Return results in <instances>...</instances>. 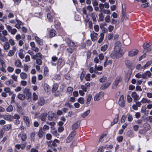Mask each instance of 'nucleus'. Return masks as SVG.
Returning a JSON list of instances; mask_svg holds the SVG:
<instances>
[{"label":"nucleus","mask_w":152,"mask_h":152,"mask_svg":"<svg viewBox=\"0 0 152 152\" xmlns=\"http://www.w3.org/2000/svg\"><path fill=\"white\" fill-rule=\"evenodd\" d=\"M126 65L128 67H131L132 64V62L131 61L129 60H127L125 62Z\"/></svg>","instance_id":"nucleus-35"},{"label":"nucleus","mask_w":152,"mask_h":152,"mask_svg":"<svg viewBox=\"0 0 152 152\" xmlns=\"http://www.w3.org/2000/svg\"><path fill=\"white\" fill-rule=\"evenodd\" d=\"M118 117H117L116 118H115L114 119L113 122L111 123V126H113L115 124L117 123L118 121Z\"/></svg>","instance_id":"nucleus-61"},{"label":"nucleus","mask_w":152,"mask_h":152,"mask_svg":"<svg viewBox=\"0 0 152 152\" xmlns=\"http://www.w3.org/2000/svg\"><path fill=\"white\" fill-rule=\"evenodd\" d=\"M77 101L81 104H83L85 102L84 99L82 97H80L78 99Z\"/></svg>","instance_id":"nucleus-41"},{"label":"nucleus","mask_w":152,"mask_h":152,"mask_svg":"<svg viewBox=\"0 0 152 152\" xmlns=\"http://www.w3.org/2000/svg\"><path fill=\"white\" fill-rule=\"evenodd\" d=\"M90 110H88L86 111L83 113L81 115V117L83 118H85L90 113Z\"/></svg>","instance_id":"nucleus-31"},{"label":"nucleus","mask_w":152,"mask_h":152,"mask_svg":"<svg viewBox=\"0 0 152 152\" xmlns=\"http://www.w3.org/2000/svg\"><path fill=\"white\" fill-rule=\"evenodd\" d=\"M94 28L95 31L96 32H98L99 31V26L98 25H96L94 26Z\"/></svg>","instance_id":"nucleus-54"},{"label":"nucleus","mask_w":152,"mask_h":152,"mask_svg":"<svg viewBox=\"0 0 152 152\" xmlns=\"http://www.w3.org/2000/svg\"><path fill=\"white\" fill-rule=\"evenodd\" d=\"M138 50L136 49H133L129 52L128 56L130 57H133L136 55L138 53Z\"/></svg>","instance_id":"nucleus-8"},{"label":"nucleus","mask_w":152,"mask_h":152,"mask_svg":"<svg viewBox=\"0 0 152 152\" xmlns=\"http://www.w3.org/2000/svg\"><path fill=\"white\" fill-rule=\"evenodd\" d=\"M51 133L54 135L56 136L58 135L57 131L55 127H51Z\"/></svg>","instance_id":"nucleus-24"},{"label":"nucleus","mask_w":152,"mask_h":152,"mask_svg":"<svg viewBox=\"0 0 152 152\" xmlns=\"http://www.w3.org/2000/svg\"><path fill=\"white\" fill-rule=\"evenodd\" d=\"M47 115V113H42L40 115L39 119H40L42 121H45L46 120Z\"/></svg>","instance_id":"nucleus-17"},{"label":"nucleus","mask_w":152,"mask_h":152,"mask_svg":"<svg viewBox=\"0 0 152 152\" xmlns=\"http://www.w3.org/2000/svg\"><path fill=\"white\" fill-rule=\"evenodd\" d=\"M43 130L45 131H47L49 130L50 127L48 125L45 124V125L42 128Z\"/></svg>","instance_id":"nucleus-64"},{"label":"nucleus","mask_w":152,"mask_h":152,"mask_svg":"<svg viewBox=\"0 0 152 152\" xmlns=\"http://www.w3.org/2000/svg\"><path fill=\"white\" fill-rule=\"evenodd\" d=\"M140 102L143 104L149 103L151 102V101L146 98H143L140 101Z\"/></svg>","instance_id":"nucleus-27"},{"label":"nucleus","mask_w":152,"mask_h":152,"mask_svg":"<svg viewBox=\"0 0 152 152\" xmlns=\"http://www.w3.org/2000/svg\"><path fill=\"white\" fill-rule=\"evenodd\" d=\"M126 118V115H123L121 119V123H124L125 122Z\"/></svg>","instance_id":"nucleus-52"},{"label":"nucleus","mask_w":152,"mask_h":152,"mask_svg":"<svg viewBox=\"0 0 152 152\" xmlns=\"http://www.w3.org/2000/svg\"><path fill=\"white\" fill-rule=\"evenodd\" d=\"M32 96L33 99V100L36 101L38 99V96L35 93H34L33 94Z\"/></svg>","instance_id":"nucleus-57"},{"label":"nucleus","mask_w":152,"mask_h":152,"mask_svg":"<svg viewBox=\"0 0 152 152\" xmlns=\"http://www.w3.org/2000/svg\"><path fill=\"white\" fill-rule=\"evenodd\" d=\"M66 42L71 47H74L76 46L75 43L69 39H67Z\"/></svg>","instance_id":"nucleus-16"},{"label":"nucleus","mask_w":152,"mask_h":152,"mask_svg":"<svg viewBox=\"0 0 152 152\" xmlns=\"http://www.w3.org/2000/svg\"><path fill=\"white\" fill-rule=\"evenodd\" d=\"M16 49L15 46H13L12 48V50H10V56L13 55L16 51Z\"/></svg>","instance_id":"nucleus-38"},{"label":"nucleus","mask_w":152,"mask_h":152,"mask_svg":"<svg viewBox=\"0 0 152 152\" xmlns=\"http://www.w3.org/2000/svg\"><path fill=\"white\" fill-rule=\"evenodd\" d=\"M103 67L102 66H97L96 64L95 65L94 68V72L98 74H100L101 73L98 72V71H101L102 70Z\"/></svg>","instance_id":"nucleus-18"},{"label":"nucleus","mask_w":152,"mask_h":152,"mask_svg":"<svg viewBox=\"0 0 152 152\" xmlns=\"http://www.w3.org/2000/svg\"><path fill=\"white\" fill-rule=\"evenodd\" d=\"M106 61L104 63V66H106L108 65H111L112 63L113 60L111 59L108 60L107 57H106Z\"/></svg>","instance_id":"nucleus-21"},{"label":"nucleus","mask_w":152,"mask_h":152,"mask_svg":"<svg viewBox=\"0 0 152 152\" xmlns=\"http://www.w3.org/2000/svg\"><path fill=\"white\" fill-rule=\"evenodd\" d=\"M4 49L6 50V51L7 50L9 49L10 48V44L8 42H5L3 45Z\"/></svg>","instance_id":"nucleus-30"},{"label":"nucleus","mask_w":152,"mask_h":152,"mask_svg":"<svg viewBox=\"0 0 152 152\" xmlns=\"http://www.w3.org/2000/svg\"><path fill=\"white\" fill-rule=\"evenodd\" d=\"M91 37L92 41L94 42L96 40V37H97L98 34L94 31H92L91 33Z\"/></svg>","instance_id":"nucleus-12"},{"label":"nucleus","mask_w":152,"mask_h":152,"mask_svg":"<svg viewBox=\"0 0 152 152\" xmlns=\"http://www.w3.org/2000/svg\"><path fill=\"white\" fill-rule=\"evenodd\" d=\"M91 16L92 18L94 21H96V17L97 16L94 12H92L91 14Z\"/></svg>","instance_id":"nucleus-37"},{"label":"nucleus","mask_w":152,"mask_h":152,"mask_svg":"<svg viewBox=\"0 0 152 152\" xmlns=\"http://www.w3.org/2000/svg\"><path fill=\"white\" fill-rule=\"evenodd\" d=\"M114 28V26H113L110 25L108 27V29L109 32H110L112 31Z\"/></svg>","instance_id":"nucleus-53"},{"label":"nucleus","mask_w":152,"mask_h":152,"mask_svg":"<svg viewBox=\"0 0 152 152\" xmlns=\"http://www.w3.org/2000/svg\"><path fill=\"white\" fill-rule=\"evenodd\" d=\"M99 81L101 83L106 82L105 83L103 84L101 86L100 88L102 90H104L106 89L110 85L111 83L110 81L107 80V77L105 76H103L100 79Z\"/></svg>","instance_id":"nucleus-2"},{"label":"nucleus","mask_w":152,"mask_h":152,"mask_svg":"<svg viewBox=\"0 0 152 152\" xmlns=\"http://www.w3.org/2000/svg\"><path fill=\"white\" fill-rule=\"evenodd\" d=\"M23 119L26 126L28 127H29L31 124L30 119L27 116H23Z\"/></svg>","instance_id":"nucleus-10"},{"label":"nucleus","mask_w":152,"mask_h":152,"mask_svg":"<svg viewBox=\"0 0 152 152\" xmlns=\"http://www.w3.org/2000/svg\"><path fill=\"white\" fill-rule=\"evenodd\" d=\"M15 65L17 67H20L22 65V64L20 61L17 60L15 61Z\"/></svg>","instance_id":"nucleus-39"},{"label":"nucleus","mask_w":152,"mask_h":152,"mask_svg":"<svg viewBox=\"0 0 152 152\" xmlns=\"http://www.w3.org/2000/svg\"><path fill=\"white\" fill-rule=\"evenodd\" d=\"M18 97L20 99L23 100L25 99V96L23 94H20L18 95Z\"/></svg>","instance_id":"nucleus-48"},{"label":"nucleus","mask_w":152,"mask_h":152,"mask_svg":"<svg viewBox=\"0 0 152 152\" xmlns=\"http://www.w3.org/2000/svg\"><path fill=\"white\" fill-rule=\"evenodd\" d=\"M99 20L101 21H102L104 20V18L103 14L102 12L99 13Z\"/></svg>","instance_id":"nucleus-36"},{"label":"nucleus","mask_w":152,"mask_h":152,"mask_svg":"<svg viewBox=\"0 0 152 152\" xmlns=\"http://www.w3.org/2000/svg\"><path fill=\"white\" fill-rule=\"evenodd\" d=\"M98 56L99 57V59L101 61L103 60L104 59V54L102 53H100L99 55Z\"/></svg>","instance_id":"nucleus-58"},{"label":"nucleus","mask_w":152,"mask_h":152,"mask_svg":"<svg viewBox=\"0 0 152 152\" xmlns=\"http://www.w3.org/2000/svg\"><path fill=\"white\" fill-rule=\"evenodd\" d=\"M102 11L105 14L108 15L111 14L110 11L109 10L103 9Z\"/></svg>","instance_id":"nucleus-55"},{"label":"nucleus","mask_w":152,"mask_h":152,"mask_svg":"<svg viewBox=\"0 0 152 152\" xmlns=\"http://www.w3.org/2000/svg\"><path fill=\"white\" fill-rule=\"evenodd\" d=\"M118 104L121 107H124L125 106V101L123 95H121L119 98L118 102Z\"/></svg>","instance_id":"nucleus-6"},{"label":"nucleus","mask_w":152,"mask_h":152,"mask_svg":"<svg viewBox=\"0 0 152 152\" xmlns=\"http://www.w3.org/2000/svg\"><path fill=\"white\" fill-rule=\"evenodd\" d=\"M73 90V89L72 87L71 86L67 88L66 93L68 94H71L72 93Z\"/></svg>","instance_id":"nucleus-45"},{"label":"nucleus","mask_w":152,"mask_h":152,"mask_svg":"<svg viewBox=\"0 0 152 152\" xmlns=\"http://www.w3.org/2000/svg\"><path fill=\"white\" fill-rule=\"evenodd\" d=\"M122 79L120 77H117L115 81H114L113 85L112 88L113 89H115L116 88L117 86L118 85L119 83H120Z\"/></svg>","instance_id":"nucleus-7"},{"label":"nucleus","mask_w":152,"mask_h":152,"mask_svg":"<svg viewBox=\"0 0 152 152\" xmlns=\"http://www.w3.org/2000/svg\"><path fill=\"white\" fill-rule=\"evenodd\" d=\"M111 17L109 15H107L105 18V20L106 22L109 23L110 21Z\"/></svg>","instance_id":"nucleus-44"},{"label":"nucleus","mask_w":152,"mask_h":152,"mask_svg":"<svg viewBox=\"0 0 152 152\" xmlns=\"http://www.w3.org/2000/svg\"><path fill=\"white\" fill-rule=\"evenodd\" d=\"M1 31L3 35H2L0 33V40L3 42H5L7 40V39L5 37L7 35V32L5 30H3Z\"/></svg>","instance_id":"nucleus-5"},{"label":"nucleus","mask_w":152,"mask_h":152,"mask_svg":"<svg viewBox=\"0 0 152 152\" xmlns=\"http://www.w3.org/2000/svg\"><path fill=\"white\" fill-rule=\"evenodd\" d=\"M143 73L142 74H141L140 73H138L135 75V77L138 78H142L143 79Z\"/></svg>","instance_id":"nucleus-60"},{"label":"nucleus","mask_w":152,"mask_h":152,"mask_svg":"<svg viewBox=\"0 0 152 152\" xmlns=\"http://www.w3.org/2000/svg\"><path fill=\"white\" fill-rule=\"evenodd\" d=\"M108 48V46L107 45H105L102 46L101 48V50L102 51H105Z\"/></svg>","instance_id":"nucleus-42"},{"label":"nucleus","mask_w":152,"mask_h":152,"mask_svg":"<svg viewBox=\"0 0 152 152\" xmlns=\"http://www.w3.org/2000/svg\"><path fill=\"white\" fill-rule=\"evenodd\" d=\"M92 98V96L91 94H89L87 96V101L86 102V104H89L90 103Z\"/></svg>","instance_id":"nucleus-32"},{"label":"nucleus","mask_w":152,"mask_h":152,"mask_svg":"<svg viewBox=\"0 0 152 152\" xmlns=\"http://www.w3.org/2000/svg\"><path fill=\"white\" fill-rule=\"evenodd\" d=\"M10 95H12L11 96V103H12L13 102H14L15 101H14V99L15 97V94H13L12 93L10 92Z\"/></svg>","instance_id":"nucleus-50"},{"label":"nucleus","mask_w":152,"mask_h":152,"mask_svg":"<svg viewBox=\"0 0 152 152\" xmlns=\"http://www.w3.org/2000/svg\"><path fill=\"white\" fill-rule=\"evenodd\" d=\"M152 74L149 71H147L145 73H143V79H147V77H150Z\"/></svg>","instance_id":"nucleus-22"},{"label":"nucleus","mask_w":152,"mask_h":152,"mask_svg":"<svg viewBox=\"0 0 152 152\" xmlns=\"http://www.w3.org/2000/svg\"><path fill=\"white\" fill-rule=\"evenodd\" d=\"M151 44L149 43L145 42L143 45V52L145 53L150 51L152 50V48L150 46Z\"/></svg>","instance_id":"nucleus-4"},{"label":"nucleus","mask_w":152,"mask_h":152,"mask_svg":"<svg viewBox=\"0 0 152 152\" xmlns=\"http://www.w3.org/2000/svg\"><path fill=\"white\" fill-rule=\"evenodd\" d=\"M19 136L20 137L21 139L23 141H25L26 140L27 137L26 134H20L19 135Z\"/></svg>","instance_id":"nucleus-26"},{"label":"nucleus","mask_w":152,"mask_h":152,"mask_svg":"<svg viewBox=\"0 0 152 152\" xmlns=\"http://www.w3.org/2000/svg\"><path fill=\"white\" fill-rule=\"evenodd\" d=\"M56 31L55 30L53 29L50 30V37L51 38L54 37L56 34Z\"/></svg>","instance_id":"nucleus-33"},{"label":"nucleus","mask_w":152,"mask_h":152,"mask_svg":"<svg viewBox=\"0 0 152 152\" xmlns=\"http://www.w3.org/2000/svg\"><path fill=\"white\" fill-rule=\"evenodd\" d=\"M59 142V141L57 139H55L53 141H49L48 142V145L50 146L51 147L52 145L53 146L55 147L57 145L56 143H58Z\"/></svg>","instance_id":"nucleus-11"},{"label":"nucleus","mask_w":152,"mask_h":152,"mask_svg":"<svg viewBox=\"0 0 152 152\" xmlns=\"http://www.w3.org/2000/svg\"><path fill=\"white\" fill-rule=\"evenodd\" d=\"M76 134V132L75 131H72L71 133L69 134V136L70 137L72 138V139L74 138Z\"/></svg>","instance_id":"nucleus-56"},{"label":"nucleus","mask_w":152,"mask_h":152,"mask_svg":"<svg viewBox=\"0 0 152 152\" xmlns=\"http://www.w3.org/2000/svg\"><path fill=\"white\" fill-rule=\"evenodd\" d=\"M20 76L21 78L23 80L26 79L28 77V75L27 74L23 72H22L20 73Z\"/></svg>","instance_id":"nucleus-23"},{"label":"nucleus","mask_w":152,"mask_h":152,"mask_svg":"<svg viewBox=\"0 0 152 152\" xmlns=\"http://www.w3.org/2000/svg\"><path fill=\"white\" fill-rule=\"evenodd\" d=\"M38 135L39 138H42L45 134V132L42 127L39 128V131L38 132Z\"/></svg>","instance_id":"nucleus-15"},{"label":"nucleus","mask_w":152,"mask_h":152,"mask_svg":"<svg viewBox=\"0 0 152 152\" xmlns=\"http://www.w3.org/2000/svg\"><path fill=\"white\" fill-rule=\"evenodd\" d=\"M44 88L45 91L47 93L49 92L50 90V88L49 87V85L47 83L44 84Z\"/></svg>","instance_id":"nucleus-25"},{"label":"nucleus","mask_w":152,"mask_h":152,"mask_svg":"<svg viewBox=\"0 0 152 152\" xmlns=\"http://www.w3.org/2000/svg\"><path fill=\"white\" fill-rule=\"evenodd\" d=\"M122 15H126V10L125 5L124 4H122Z\"/></svg>","instance_id":"nucleus-43"},{"label":"nucleus","mask_w":152,"mask_h":152,"mask_svg":"<svg viewBox=\"0 0 152 152\" xmlns=\"http://www.w3.org/2000/svg\"><path fill=\"white\" fill-rule=\"evenodd\" d=\"M104 95V93L102 92H100L96 94L94 97L95 101H98L101 99Z\"/></svg>","instance_id":"nucleus-9"},{"label":"nucleus","mask_w":152,"mask_h":152,"mask_svg":"<svg viewBox=\"0 0 152 152\" xmlns=\"http://www.w3.org/2000/svg\"><path fill=\"white\" fill-rule=\"evenodd\" d=\"M20 85L23 86H25L27 84V82L24 80H21L20 83Z\"/></svg>","instance_id":"nucleus-59"},{"label":"nucleus","mask_w":152,"mask_h":152,"mask_svg":"<svg viewBox=\"0 0 152 152\" xmlns=\"http://www.w3.org/2000/svg\"><path fill=\"white\" fill-rule=\"evenodd\" d=\"M128 17L126 16V15H121V22L123 23L124 20H126L128 19Z\"/></svg>","instance_id":"nucleus-40"},{"label":"nucleus","mask_w":152,"mask_h":152,"mask_svg":"<svg viewBox=\"0 0 152 152\" xmlns=\"http://www.w3.org/2000/svg\"><path fill=\"white\" fill-rule=\"evenodd\" d=\"M80 123V121H77L75 122L72 126V129L75 130L77 129L79 126Z\"/></svg>","instance_id":"nucleus-20"},{"label":"nucleus","mask_w":152,"mask_h":152,"mask_svg":"<svg viewBox=\"0 0 152 152\" xmlns=\"http://www.w3.org/2000/svg\"><path fill=\"white\" fill-rule=\"evenodd\" d=\"M58 58L57 57H53L52 58V61L51 62L52 64L53 65H56V63H54V62L57 60Z\"/></svg>","instance_id":"nucleus-46"},{"label":"nucleus","mask_w":152,"mask_h":152,"mask_svg":"<svg viewBox=\"0 0 152 152\" xmlns=\"http://www.w3.org/2000/svg\"><path fill=\"white\" fill-rule=\"evenodd\" d=\"M132 97L133 98L134 101L135 102H136L139 99V96L135 92H134L132 93L131 95Z\"/></svg>","instance_id":"nucleus-14"},{"label":"nucleus","mask_w":152,"mask_h":152,"mask_svg":"<svg viewBox=\"0 0 152 152\" xmlns=\"http://www.w3.org/2000/svg\"><path fill=\"white\" fill-rule=\"evenodd\" d=\"M86 9L90 12H91L93 10V8L90 5H88L86 7Z\"/></svg>","instance_id":"nucleus-63"},{"label":"nucleus","mask_w":152,"mask_h":152,"mask_svg":"<svg viewBox=\"0 0 152 152\" xmlns=\"http://www.w3.org/2000/svg\"><path fill=\"white\" fill-rule=\"evenodd\" d=\"M127 101L129 103L131 102L132 101V99L129 95H127Z\"/></svg>","instance_id":"nucleus-62"},{"label":"nucleus","mask_w":152,"mask_h":152,"mask_svg":"<svg viewBox=\"0 0 152 152\" xmlns=\"http://www.w3.org/2000/svg\"><path fill=\"white\" fill-rule=\"evenodd\" d=\"M46 123L51 126V127H54V126L56 125V123L55 122H49L48 121L46 122Z\"/></svg>","instance_id":"nucleus-49"},{"label":"nucleus","mask_w":152,"mask_h":152,"mask_svg":"<svg viewBox=\"0 0 152 152\" xmlns=\"http://www.w3.org/2000/svg\"><path fill=\"white\" fill-rule=\"evenodd\" d=\"M125 53L121 48V45L119 42H117L115 47L114 51L110 55L111 57L113 58H119L122 56Z\"/></svg>","instance_id":"nucleus-1"},{"label":"nucleus","mask_w":152,"mask_h":152,"mask_svg":"<svg viewBox=\"0 0 152 152\" xmlns=\"http://www.w3.org/2000/svg\"><path fill=\"white\" fill-rule=\"evenodd\" d=\"M40 58H37L36 59V63L39 65H40L42 64V61Z\"/></svg>","instance_id":"nucleus-51"},{"label":"nucleus","mask_w":152,"mask_h":152,"mask_svg":"<svg viewBox=\"0 0 152 152\" xmlns=\"http://www.w3.org/2000/svg\"><path fill=\"white\" fill-rule=\"evenodd\" d=\"M122 40L123 43L125 45H129L131 43V39L127 34H125L123 35Z\"/></svg>","instance_id":"nucleus-3"},{"label":"nucleus","mask_w":152,"mask_h":152,"mask_svg":"<svg viewBox=\"0 0 152 152\" xmlns=\"http://www.w3.org/2000/svg\"><path fill=\"white\" fill-rule=\"evenodd\" d=\"M58 84L55 83L53 85V87L52 89V92H56L58 89Z\"/></svg>","instance_id":"nucleus-34"},{"label":"nucleus","mask_w":152,"mask_h":152,"mask_svg":"<svg viewBox=\"0 0 152 152\" xmlns=\"http://www.w3.org/2000/svg\"><path fill=\"white\" fill-rule=\"evenodd\" d=\"M48 113V120L50 121L53 120V118L55 117V114L52 111H49Z\"/></svg>","instance_id":"nucleus-13"},{"label":"nucleus","mask_w":152,"mask_h":152,"mask_svg":"<svg viewBox=\"0 0 152 152\" xmlns=\"http://www.w3.org/2000/svg\"><path fill=\"white\" fill-rule=\"evenodd\" d=\"M61 79V77L59 75H55L53 78V80H55L57 81H59Z\"/></svg>","instance_id":"nucleus-47"},{"label":"nucleus","mask_w":152,"mask_h":152,"mask_svg":"<svg viewBox=\"0 0 152 152\" xmlns=\"http://www.w3.org/2000/svg\"><path fill=\"white\" fill-rule=\"evenodd\" d=\"M19 57L23 59L24 57V55L23 53V50L21 49L19 51L18 53Z\"/></svg>","instance_id":"nucleus-29"},{"label":"nucleus","mask_w":152,"mask_h":152,"mask_svg":"<svg viewBox=\"0 0 152 152\" xmlns=\"http://www.w3.org/2000/svg\"><path fill=\"white\" fill-rule=\"evenodd\" d=\"M45 103V100L42 98H40L37 102L38 104L40 106H42Z\"/></svg>","instance_id":"nucleus-19"},{"label":"nucleus","mask_w":152,"mask_h":152,"mask_svg":"<svg viewBox=\"0 0 152 152\" xmlns=\"http://www.w3.org/2000/svg\"><path fill=\"white\" fill-rule=\"evenodd\" d=\"M36 41L39 45H43V42L41 39H40L37 37H35Z\"/></svg>","instance_id":"nucleus-28"}]
</instances>
